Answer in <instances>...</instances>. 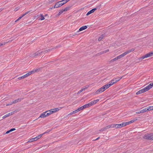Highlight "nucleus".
<instances>
[{
  "instance_id": "nucleus-1",
  "label": "nucleus",
  "mask_w": 153,
  "mask_h": 153,
  "mask_svg": "<svg viewBox=\"0 0 153 153\" xmlns=\"http://www.w3.org/2000/svg\"><path fill=\"white\" fill-rule=\"evenodd\" d=\"M153 86V83H151L144 88L142 89L137 92L136 93V94L138 95L140 94L144 93L149 90L150 89L152 88Z\"/></svg>"
},
{
  "instance_id": "nucleus-2",
  "label": "nucleus",
  "mask_w": 153,
  "mask_h": 153,
  "mask_svg": "<svg viewBox=\"0 0 153 153\" xmlns=\"http://www.w3.org/2000/svg\"><path fill=\"white\" fill-rule=\"evenodd\" d=\"M143 138L146 139L153 140V133L147 134L144 136Z\"/></svg>"
},
{
  "instance_id": "nucleus-3",
  "label": "nucleus",
  "mask_w": 153,
  "mask_h": 153,
  "mask_svg": "<svg viewBox=\"0 0 153 153\" xmlns=\"http://www.w3.org/2000/svg\"><path fill=\"white\" fill-rule=\"evenodd\" d=\"M64 4V3H62V1H58L57 3H56L55 4L54 7V8H57L62 6Z\"/></svg>"
},
{
  "instance_id": "nucleus-4",
  "label": "nucleus",
  "mask_w": 153,
  "mask_h": 153,
  "mask_svg": "<svg viewBox=\"0 0 153 153\" xmlns=\"http://www.w3.org/2000/svg\"><path fill=\"white\" fill-rule=\"evenodd\" d=\"M105 90V88L103 86L102 87L97 91L95 92V94H98L100 93L103 92Z\"/></svg>"
},
{
  "instance_id": "nucleus-5",
  "label": "nucleus",
  "mask_w": 153,
  "mask_h": 153,
  "mask_svg": "<svg viewBox=\"0 0 153 153\" xmlns=\"http://www.w3.org/2000/svg\"><path fill=\"white\" fill-rule=\"evenodd\" d=\"M43 52L42 51L40 52V51H38L32 55V56L34 58H36L37 56L40 55L41 53Z\"/></svg>"
},
{
  "instance_id": "nucleus-6",
  "label": "nucleus",
  "mask_w": 153,
  "mask_h": 153,
  "mask_svg": "<svg viewBox=\"0 0 153 153\" xmlns=\"http://www.w3.org/2000/svg\"><path fill=\"white\" fill-rule=\"evenodd\" d=\"M39 69H34L32 71L28 73L29 75H30L31 74H33L36 72H38L39 71Z\"/></svg>"
},
{
  "instance_id": "nucleus-7",
  "label": "nucleus",
  "mask_w": 153,
  "mask_h": 153,
  "mask_svg": "<svg viewBox=\"0 0 153 153\" xmlns=\"http://www.w3.org/2000/svg\"><path fill=\"white\" fill-rule=\"evenodd\" d=\"M122 77L123 76H122L120 77L115 78L112 79V80L113 81V82H114L115 83L119 81L122 78Z\"/></svg>"
},
{
  "instance_id": "nucleus-8",
  "label": "nucleus",
  "mask_w": 153,
  "mask_h": 153,
  "mask_svg": "<svg viewBox=\"0 0 153 153\" xmlns=\"http://www.w3.org/2000/svg\"><path fill=\"white\" fill-rule=\"evenodd\" d=\"M149 57H150V56L149 54V53H148L146 54L145 55L142 56L141 58H140V60L143 59L145 58H148Z\"/></svg>"
},
{
  "instance_id": "nucleus-9",
  "label": "nucleus",
  "mask_w": 153,
  "mask_h": 153,
  "mask_svg": "<svg viewBox=\"0 0 153 153\" xmlns=\"http://www.w3.org/2000/svg\"><path fill=\"white\" fill-rule=\"evenodd\" d=\"M97 10V9L96 8H94L91 10H90V11H88L86 14V16H88L90 14L93 13L94 12V11Z\"/></svg>"
},
{
  "instance_id": "nucleus-10",
  "label": "nucleus",
  "mask_w": 153,
  "mask_h": 153,
  "mask_svg": "<svg viewBox=\"0 0 153 153\" xmlns=\"http://www.w3.org/2000/svg\"><path fill=\"white\" fill-rule=\"evenodd\" d=\"M29 76V74H28V73H27L26 74L24 75H23L21 77H19L18 78V79L19 80H20L21 79H24L25 78H26V77H27L28 76Z\"/></svg>"
},
{
  "instance_id": "nucleus-11",
  "label": "nucleus",
  "mask_w": 153,
  "mask_h": 153,
  "mask_svg": "<svg viewBox=\"0 0 153 153\" xmlns=\"http://www.w3.org/2000/svg\"><path fill=\"white\" fill-rule=\"evenodd\" d=\"M14 112H12L10 113H9L6 114V115H5L4 116H3L2 117V118L3 119H4V118H6V117L10 116V115H12V114H13Z\"/></svg>"
},
{
  "instance_id": "nucleus-12",
  "label": "nucleus",
  "mask_w": 153,
  "mask_h": 153,
  "mask_svg": "<svg viewBox=\"0 0 153 153\" xmlns=\"http://www.w3.org/2000/svg\"><path fill=\"white\" fill-rule=\"evenodd\" d=\"M134 50V48H132L130 50H127V51H126L125 52H124V53H125L126 55H127V54L131 52H132Z\"/></svg>"
},
{
  "instance_id": "nucleus-13",
  "label": "nucleus",
  "mask_w": 153,
  "mask_h": 153,
  "mask_svg": "<svg viewBox=\"0 0 153 153\" xmlns=\"http://www.w3.org/2000/svg\"><path fill=\"white\" fill-rule=\"evenodd\" d=\"M47 117V116L46 114V113H45V112L43 113L40 115L39 118H45Z\"/></svg>"
},
{
  "instance_id": "nucleus-14",
  "label": "nucleus",
  "mask_w": 153,
  "mask_h": 153,
  "mask_svg": "<svg viewBox=\"0 0 153 153\" xmlns=\"http://www.w3.org/2000/svg\"><path fill=\"white\" fill-rule=\"evenodd\" d=\"M88 88V87H85L82 88L79 91L77 92V94H78L82 92L84 90H85Z\"/></svg>"
},
{
  "instance_id": "nucleus-15",
  "label": "nucleus",
  "mask_w": 153,
  "mask_h": 153,
  "mask_svg": "<svg viewBox=\"0 0 153 153\" xmlns=\"http://www.w3.org/2000/svg\"><path fill=\"white\" fill-rule=\"evenodd\" d=\"M23 99L22 98H18L16 100L13 101L12 102V103H16L18 102H20Z\"/></svg>"
},
{
  "instance_id": "nucleus-16",
  "label": "nucleus",
  "mask_w": 153,
  "mask_h": 153,
  "mask_svg": "<svg viewBox=\"0 0 153 153\" xmlns=\"http://www.w3.org/2000/svg\"><path fill=\"white\" fill-rule=\"evenodd\" d=\"M126 55L125 54V53H123L122 54H121L118 56H117V57L118 59H120L121 58L123 57Z\"/></svg>"
},
{
  "instance_id": "nucleus-17",
  "label": "nucleus",
  "mask_w": 153,
  "mask_h": 153,
  "mask_svg": "<svg viewBox=\"0 0 153 153\" xmlns=\"http://www.w3.org/2000/svg\"><path fill=\"white\" fill-rule=\"evenodd\" d=\"M117 128H121L124 126L123 123L120 124H116Z\"/></svg>"
},
{
  "instance_id": "nucleus-18",
  "label": "nucleus",
  "mask_w": 153,
  "mask_h": 153,
  "mask_svg": "<svg viewBox=\"0 0 153 153\" xmlns=\"http://www.w3.org/2000/svg\"><path fill=\"white\" fill-rule=\"evenodd\" d=\"M87 28V26H83L79 29V31H81L86 29Z\"/></svg>"
},
{
  "instance_id": "nucleus-19",
  "label": "nucleus",
  "mask_w": 153,
  "mask_h": 153,
  "mask_svg": "<svg viewBox=\"0 0 153 153\" xmlns=\"http://www.w3.org/2000/svg\"><path fill=\"white\" fill-rule=\"evenodd\" d=\"M44 133H43V134H42L39 135L37 136H36V137H35V139H36V140H37L38 139L40 138Z\"/></svg>"
},
{
  "instance_id": "nucleus-20",
  "label": "nucleus",
  "mask_w": 153,
  "mask_h": 153,
  "mask_svg": "<svg viewBox=\"0 0 153 153\" xmlns=\"http://www.w3.org/2000/svg\"><path fill=\"white\" fill-rule=\"evenodd\" d=\"M82 106L83 108V109H84L86 108H88L90 107V105L89 103H88L87 104H85V105H83V106Z\"/></svg>"
},
{
  "instance_id": "nucleus-21",
  "label": "nucleus",
  "mask_w": 153,
  "mask_h": 153,
  "mask_svg": "<svg viewBox=\"0 0 153 153\" xmlns=\"http://www.w3.org/2000/svg\"><path fill=\"white\" fill-rule=\"evenodd\" d=\"M110 85L108 83L103 86V87L105 88V90L108 88L110 86Z\"/></svg>"
},
{
  "instance_id": "nucleus-22",
  "label": "nucleus",
  "mask_w": 153,
  "mask_h": 153,
  "mask_svg": "<svg viewBox=\"0 0 153 153\" xmlns=\"http://www.w3.org/2000/svg\"><path fill=\"white\" fill-rule=\"evenodd\" d=\"M45 113H46V114L47 116H49L51 114H52L50 110L46 111H45Z\"/></svg>"
},
{
  "instance_id": "nucleus-23",
  "label": "nucleus",
  "mask_w": 153,
  "mask_h": 153,
  "mask_svg": "<svg viewBox=\"0 0 153 153\" xmlns=\"http://www.w3.org/2000/svg\"><path fill=\"white\" fill-rule=\"evenodd\" d=\"M116 124H112L111 125H109L110 128H117Z\"/></svg>"
},
{
  "instance_id": "nucleus-24",
  "label": "nucleus",
  "mask_w": 153,
  "mask_h": 153,
  "mask_svg": "<svg viewBox=\"0 0 153 153\" xmlns=\"http://www.w3.org/2000/svg\"><path fill=\"white\" fill-rule=\"evenodd\" d=\"M152 106H149L146 108L147 110L148 111H150L151 110H153Z\"/></svg>"
},
{
  "instance_id": "nucleus-25",
  "label": "nucleus",
  "mask_w": 153,
  "mask_h": 153,
  "mask_svg": "<svg viewBox=\"0 0 153 153\" xmlns=\"http://www.w3.org/2000/svg\"><path fill=\"white\" fill-rule=\"evenodd\" d=\"M83 109H83V106H81V107L78 108L77 109H76V110L77 112H79L80 111L82 110Z\"/></svg>"
},
{
  "instance_id": "nucleus-26",
  "label": "nucleus",
  "mask_w": 153,
  "mask_h": 153,
  "mask_svg": "<svg viewBox=\"0 0 153 153\" xmlns=\"http://www.w3.org/2000/svg\"><path fill=\"white\" fill-rule=\"evenodd\" d=\"M35 138H32V139H30L28 141V142H33L34 141H36V139H35Z\"/></svg>"
},
{
  "instance_id": "nucleus-27",
  "label": "nucleus",
  "mask_w": 153,
  "mask_h": 153,
  "mask_svg": "<svg viewBox=\"0 0 153 153\" xmlns=\"http://www.w3.org/2000/svg\"><path fill=\"white\" fill-rule=\"evenodd\" d=\"M89 103L90 104V106H91L93 105L94 104H95L96 103L95 102V100H94L90 102V103Z\"/></svg>"
},
{
  "instance_id": "nucleus-28",
  "label": "nucleus",
  "mask_w": 153,
  "mask_h": 153,
  "mask_svg": "<svg viewBox=\"0 0 153 153\" xmlns=\"http://www.w3.org/2000/svg\"><path fill=\"white\" fill-rule=\"evenodd\" d=\"M108 83L109 85H110L111 86L112 85L115 84V82H113V81H112V80L110 81Z\"/></svg>"
},
{
  "instance_id": "nucleus-29",
  "label": "nucleus",
  "mask_w": 153,
  "mask_h": 153,
  "mask_svg": "<svg viewBox=\"0 0 153 153\" xmlns=\"http://www.w3.org/2000/svg\"><path fill=\"white\" fill-rule=\"evenodd\" d=\"M77 111L76 110L75 111H73V112H72L71 113H70L69 114H68V115H72L73 114H75V113H77Z\"/></svg>"
},
{
  "instance_id": "nucleus-30",
  "label": "nucleus",
  "mask_w": 153,
  "mask_h": 153,
  "mask_svg": "<svg viewBox=\"0 0 153 153\" xmlns=\"http://www.w3.org/2000/svg\"><path fill=\"white\" fill-rule=\"evenodd\" d=\"M147 111V110L146 108H145L142 110H141V113H143L146 112Z\"/></svg>"
},
{
  "instance_id": "nucleus-31",
  "label": "nucleus",
  "mask_w": 153,
  "mask_h": 153,
  "mask_svg": "<svg viewBox=\"0 0 153 153\" xmlns=\"http://www.w3.org/2000/svg\"><path fill=\"white\" fill-rule=\"evenodd\" d=\"M71 7L68 6L67 7H65L64 9H63L64 11H66L68 10Z\"/></svg>"
},
{
  "instance_id": "nucleus-32",
  "label": "nucleus",
  "mask_w": 153,
  "mask_h": 153,
  "mask_svg": "<svg viewBox=\"0 0 153 153\" xmlns=\"http://www.w3.org/2000/svg\"><path fill=\"white\" fill-rule=\"evenodd\" d=\"M39 16L41 17V18L40 19V20H42L45 19V18H44V17L42 14H40Z\"/></svg>"
},
{
  "instance_id": "nucleus-33",
  "label": "nucleus",
  "mask_w": 153,
  "mask_h": 153,
  "mask_svg": "<svg viewBox=\"0 0 153 153\" xmlns=\"http://www.w3.org/2000/svg\"><path fill=\"white\" fill-rule=\"evenodd\" d=\"M104 37V36L103 35H101L100 37H99L98 38V40L99 41H100L101 40L102 38Z\"/></svg>"
},
{
  "instance_id": "nucleus-34",
  "label": "nucleus",
  "mask_w": 153,
  "mask_h": 153,
  "mask_svg": "<svg viewBox=\"0 0 153 153\" xmlns=\"http://www.w3.org/2000/svg\"><path fill=\"white\" fill-rule=\"evenodd\" d=\"M50 111L51 112L52 114L55 112H56V111H55V108L51 109L50 110Z\"/></svg>"
},
{
  "instance_id": "nucleus-35",
  "label": "nucleus",
  "mask_w": 153,
  "mask_h": 153,
  "mask_svg": "<svg viewBox=\"0 0 153 153\" xmlns=\"http://www.w3.org/2000/svg\"><path fill=\"white\" fill-rule=\"evenodd\" d=\"M108 51H109V50L108 49V50H106L105 51H103L102 52H101L100 53V54H103L104 53H105L106 52H107Z\"/></svg>"
},
{
  "instance_id": "nucleus-36",
  "label": "nucleus",
  "mask_w": 153,
  "mask_h": 153,
  "mask_svg": "<svg viewBox=\"0 0 153 153\" xmlns=\"http://www.w3.org/2000/svg\"><path fill=\"white\" fill-rule=\"evenodd\" d=\"M62 107H60L59 108H59H55V111H56V112H57L58 111H59V110L61 109L62 108Z\"/></svg>"
},
{
  "instance_id": "nucleus-37",
  "label": "nucleus",
  "mask_w": 153,
  "mask_h": 153,
  "mask_svg": "<svg viewBox=\"0 0 153 153\" xmlns=\"http://www.w3.org/2000/svg\"><path fill=\"white\" fill-rule=\"evenodd\" d=\"M124 126H126L129 124V122H128L126 123H123Z\"/></svg>"
},
{
  "instance_id": "nucleus-38",
  "label": "nucleus",
  "mask_w": 153,
  "mask_h": 153,
  "mask_svg": "<svg viewBox=\"0 0 153 153\" xmlns=\"http://www.w3.org/2000/svg\"><path fill=\"white\" fill-rule=\"evenodd\" d=\"M64 12V10L63 9L61 10H60L58 13L59 15H61L62 13Z\"/></svg>"
},
{
  "instance_id": "nucleus-39",
  "label": "nucleus",
  "mask_w": 153,
  "mask_h": 153,
  "mask_svg": "<svg viewBox=\"0 0 153 153\" xmlns=\"http://www.w3.org/2000/svg\"><path fill=\"white\" fill-rule=\"evenodd\" d=\"M150 55V56H153V51L149 53Z\"/></svg>"
},
{
  "instance_id": "nucleus-40",
  "label": "nucleus",
  "mask_w": 153,
  "mask_h": 153,
  "mask_svg": "<svg viewBox=\"0 0 153 153\" xmlns=\"http://www.w3.org/2000/svg\"><path fill=\"white\" fill-rule=\"evenodd\" d=\"M141 113V110L139 111H137L136 112V114H140V113Z\"/></svg>"
},
{
  "instance_id": "nucleus-41",
  "label": "nucleus",
  "mask_w": 153,
  "mask_h": 153,
  "mask_svg": "<svg viewBox=\"0 0 153 153\" xmlns=\"http://www.w3.org/2000/svg\"><path fill=\"white\" fill-rule=\"evenodd\" d=\"M19 7H17L14 10V11H16L17 10H18L19 9Z\"/></svg>"
},
{
  "instance_id": "nucleus-42",
  "label": "nucleus",
  "mask_w": 153,
  "mask_h": 153,
  "mask_svg": "<svg viewBox=\"0 0 153 153\" xmlns=\"http://www.w3.org/2000/svg\"><path fill=\"white\" fill-rule=\"evenodd\" d=\"M137 120V118H136V119H134L132 120H131L132 121V122L133 123V122H135V121H136Z\"/></svg>"
},
{
  "instance_id": "nucleus-43",
  "label": "nucleus",
  "mask_w": 153,
  "mask_h": 153,
  "mask_svg": "<svg viewBox=\"0 0 153 153\" xmlns=\"http://www.w3.org/2000/svg\"><path fill=\"white\" fill-rule=\"evenodd\" d=\"M137 120V118H136V119H134L132 120H131L132 121V122L133 123V122H135V121H136Z\"/></svg>"
},
{
  "instance_id": "nucleus-44",
  "label": "nucleus",
  "mask_w": 153,
  "mask_h": 153,
  "mask_svg": "<svg viewBox=\"0 0 153 153\" xmlns=\"http://www.w3.org/2000/svg\"><path fill=\"white\" fill-rule=\"evenodd\" d=\"M114 59H113L111 60L109 62L110 63H112V62H114Z\"/></svg>"
},
{
  "instance_id": "nucleus-45",
  "label": "nucleus",
  "mask_w": 153,
  "mask_h": 153,
  "mask_svg": "<svg viewBox=\"0 0 153 153\" xmlns=\"http://www.w3.org/2000/svg\"><path fill=\"white\" fill-rule=\"evenodd\" d=\"M21 19V18L20 17H19L18 19H17L15 21V22H17L19 21Z\"/></svg>"
},
{
  "instance_id": "nucleus-46",
  "label": "nucleus",
  "mask_w": 153,
  "mask_h": 153,
  "mask_svg": "<svg viewBox=\"0 0 153 153\" xmlns=\"http://www.w3.org/2000/svg\"><path fill=\"white\" fill-rule=\"evenodd\" d=\"M105 128H106V129H107L109 128H110V126H109V125H108L106 127H105Z\"/></svg>"
},
{
  "instance_id": "nucleus-47",
  "label": "nucleus",
  "mask_w": 153,
  "mask_h": 153,
  "mask_svg": "<svg viewBox=\"0 0 153 153\" xmlns=\"http://www.w3.org/2000/svg\"><path fill=\"white\" fill-rule=\"evenodd\" d=\"M113 59H114V61H116V60H117L118 59L117 58V57H115V58H114Z\"/></svg>"
},
{
  "instance_id": "nucleus-48",
  "label": "nucleus",
  "mask_w": 153,
  "mask_h": 153,
  "mask_svg": "<svg viewBox=\"0 0 153 153\" xmlns=\"http://www.w3.org/2000/svg\"><path fill=\"white\" fill-rule=\"evenodd\" d=\"M95 102L96 103L97 102H98L99 101V99H97V100H94Z\"/></svg>"
},
{
  "instance_id": "nucleus-49",
  "label": "nucleus",
  "mask_w": 153,
  "mask_h": 153,
  "mask_svg": "<svg viewBox=\"0 0 153 153\" xmlns=\"http://www.w3.org/2000/svg\"><path fill=\"white\" fill-rule=\"evenodd\" d=\"M15 130H16V129L15 128H12L10 130V131H14Z\"/></svg>"
},
{
  "instance_id": "nucleus-50",
  "label": "nucleus",
  "mask_w": 153,
  "mask_h": 153,
  "mask_svg": "<svg viewBox=\"0 0 153 153\" xmlns=\"http://www.w3.org/2000/svg\"><path fill=\"white\" fill-rule=\"evenodd\" d=\"M25 16V14H22L21 16H20V17L21 19L22 18L23 16Z\"/></svg>"
},
{
  "instance_id": "nucleus-51",
  "label": "nucleus",
  "mask_w": 153,
  "mask_h": 153,
  "mask_svg": "<svg viewBox=\"0 0 153 153\" xmlns=\"http://www.w3.org/2000/svg\"><path fill=\"white\" fill-rule=\"evenodd\" d=\"M10 132H11V131H10V130H9V131H7L6 132V134H8V133H9Z\"/></svg>"
},
{
  "instance_id": "nucleus-52",
  "label": "nucleus",
  "mask_w": 153,
  "mask_h": 153,
  "mask_svg": "<svg viewBox=\"0 0 153 153\" xmlns=\"http://www.w3.org/2000/svg\"><path fill=\"white\" fill-rule=\"evenodd\" d=\"M50 50H51V49H49L48 50H47L45 51L44 52H48V51H50Z\"/></svg>"
},
{
  "instance_id": "nucleus-53",
  "label": "nucleus",
  "mask_w": 153,
  "mask_h": 153,
  "mask_svg": "<svg viewBox=\"0 0 153 153\" xmlns=\"http://www.w3.org/2000/svg\"><path fill=\"white\" fill-rule=\"evenodd\" d=\"M100 138V137H98L96 139L94 140V141H95V140H98Z\"/></svg>"
},
{
  "instance_id": "nucleus-54",
  "label": "nucleus",
  "mask_w": 153,
  "mask_h": 153,
  "mask_svg": "<svg viewBox=\"0 0 153 153\" xmlns=\"http://www.w3.org/2000/svg\"><path fill=\"white\" fill-rule=\"evenodd\" d=\"M128 122H129V124H131V123H133L132 122V121H131H131H128Z\"/></svg>"
},
{
  "instance_id": "nucleus-55",
  "label": "nucleus",
  "mask_w": 153,
  "mask_h": 153,
  "mask_svg": "<svg viewBox=\"0 0 153 153\" xmlns=\"http://www.w3.org/2000/svg\"><path fill=\"white\" fill-rule=\"evenodd\" d=\"M102 128H103V131H104L105 130H106L105 127H104Z\"/></svg>"
},
{
  "instance_id": "nucleus-56",
  "label": "nucleus",
  "mask_w": 153,
  "mask_h": 153,
  "mask_svg": "<svg viewBox=\"0 0 153 153\" xmlns=\"http://www.w3.org/2000/svg\"><path fill=\"white\" fill-rule=\"evenodd\" d=\"M99 131H103V128H102L101 129H100L99 130Z\"/></svg>"
},
{
  "instance_id": "nucleus-57",
  "label": "nucleus",
  "mask_w": 153,
  "mask_h": 153,
  "mask_svg": "<svg viewBox=\"0 0 153 153\" xmlns=\"http://www.w3.org/2000/svg\"><path fill=\"white\" fill-rule=\"evenodd\" d=\"M13 103H12V102H11V103H10V104H8L7 105H12V104H13Z\"/></svg>"
},
{
  "instance_id": "nucleus-58",
  "label": "nucleus",
  "mask_w": 153,
  "mask_h": 153,
  "mask_svg": "<svg viewBox=\"0 0 153 153\" xmlns=\"http://www.w3.org/2000/svg\"><path fill=\"white\" fill-rule=\"evenodd\" d=\"M30 11H27V12H27V14H28V13H30Z\"/></svg>"
},
{
  "instance_id": "nucleus-59",
  "label": "nucleus",
  "mask_w": 153,
  "mask_h": 153,
  "mask_svg": "<svg viewBox=\"0 0 153 153\" xmlns=\"http://www.w3.org/2000/svg\"><path fill=\"white\" fill-rule=\"evenodd\" d=\"M30 11H27V12H27V14H28V13H30Z\"/></svg>"
},
{
  "instance_id": "nucleus-60",
  "label": "nucleus",
  "mask_w": 153,
  "mask_h": 153,
  "mask_svg": "<svg viewBox=\"0 0 153 153\" xmlns=\"http://www.w3.org/2000/svg\"><path fill=\"white\" fill-rule=\"evenodd\" d=\"M3 9H0V12H1V11L2 10H3Z\"/></svg>"
},
{
  "instance_id": "nucleus-61",
  "label": "nucleus",
  "mask_w": 153,
  "mask_h": 153,
  "mask_svg": "<svg viewBox=\"0 0 153 153\" xmlns=\"http://www.w3.org/2000/svg\"><path fill=\"white\" fill-rule=\"evenodd\" d=\"M3 44H2L0 43V47Z\"/></svg>"
},
{
  "instance_id": "nucleus-62",
  "label": "nucleus",
  "mask_w": 153,
  "mask_h": 153,
  "mask_svg": "<svg viewBox=\"0 0 153 153\" xmlns=\"http://www.w3.org/2000/svg\"><path fill=\"white\" fill-rule=\"evenodd\" d=\"M24 14H25V15H27V12H26V13H24Z\"/></svg>"
}]
</instances>
